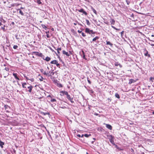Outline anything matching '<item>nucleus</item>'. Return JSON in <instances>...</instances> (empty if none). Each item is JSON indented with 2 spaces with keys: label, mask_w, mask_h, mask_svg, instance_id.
I'll return each mask as SVG.
<instances>
[{
  "label": "nucleus",
  "mask_w": 154,
  "mask_h": 154,
  "mask_svg": "<svg viewBox=\"0 0 154 154\" xmlns=\"http://www.w3.org/2000/svg\"><path fill=\"white\" fill-rule=\"evenodd\" d=\"M84 136V135L82 134L81 136V137H83Z\"/></svg>",
  "instance_id": "63"
},
{
  "label": "nucleus",
  "mask_w": 154,
  "mask_h": 154,
  "mask_svg": "<svg viewBox=\"0 0 154 154\" xmlns=\"http://www.w3.org/2000/svg\"><path fill=\"white\" fill-rule=\"evenodd\" d=\"M124 31H122L121 32V36L122 37L123 34H124Z\"/></svg>",
  "instance_id": "37"
},
{
  "label": "nucleus",
  "mask_w": 154,
  "mask_h": 154,
  "mask_svg": "<svg viewBox=\"0 0 154 154\" xmlns=\"http://www.w3.org/2000/svg\"><path fill=\"white\" fill-rule=\"evenodd\" d=\"M106 127L109 130H111L112 129V126L108 124H106Z\"/></svg>",
  "instance_id": "9"
},
{
  "label": "nucleus",
  "mask_w": 154,
  "mask_h": 154,
  "mask_svg": "<svg viewBox=\"0 0 154 154\" xmlns=\"http://www.w3.org/2000/svg\"><path fill=\"white\" fill-rule=\"evenodd\" d=\"M5 26L4 25V26L3 27H2V29H3V30H5V28H4V27H5Z\"/></svg>",
  "instance_id": "56"
},
{
  "label": "nucleus",
  "mask_w": 154,
  "mask_h": 154,
  "mask_svg": "<svg viewBox=\"0 0 154 154\" xmlns=\"http://www.w3.org/2000/svg\"><path fill=\"white\" fill-rule=\"evenodd\" d=\"M72 103H74V101L73 100V98L71 97L70 95H68L66 97Z\"/></svg>",
  "instance_id": "3"
},
{
  "label": "nucleus",
  "mask_w": 154,
  "mask_h": 154,
  "mask_svg": "<svg viewBox=\"0 0 154 154\" xmlns=\"http://www.w3.org/2000/svg\"><path fill=\"white\" fill-rule=\"evenodd\" d=\"M111 27H112L113 29H116V28L115 26H111Z\"/></svg>",
  "instance_id": "54"
},
{
  "label": "nucleus",
  "mask_w": 154,
  "mask_h": 154,
  "mask_svg": "<svg viewBox=\"0 0 154 154\" xmlns=\"http://www.w3.org/2000/svg\"><path fill=\"white\" fill-rule=\"evenodd\" d=\"M46 36H47V38H50V36L48 34H47Z\"/></svg>",
  "instance_id": "45"
},
{
  "label": "nucleus",
  "mask_w": 154,
  "mask_h": 154,
  "mask_svg": "<svg viewBox=\"0 0 154 154\" xmlns=\"http://www.w3.org/2000/svg\"><path fill=\"white\" fill-rule=\"evenodd\" d=\"M115 30H120V29H117L116 28Z\"/></svg>",
  "instance_id": "61"
},
{
  "label": "nucleus",
  "mask_w": 154,
  "mask_h": 154,
  "mask_svg": "<svg viewBox=\"0 0 154 154\" xmlns=\"http://www.w3.org/2000/svg\"><path fill=\"white\" fill-rule=\"evenodd\" d=\"M52 76V75H51V74H50L48 75V77L51 76Z\"/></svg>",
  "instance_id": "62"
},
{
  "label": "nucleus",
  "mask_w": 154,
  "mask_h": 154,
  "mask_svg": "<svg viewBox=\"0 0 154 154\" xmlns=\"http://www.w3.org/2000/svg\"><path fill=\"white\" fill-rule=\"evenodd\" d=\"M91 135V134H84V136L85 137H89V136H90Z\"/></svg>",
  "instance_id": "26"
},
{
  "label": "nucleus",
  "mask_w": 154,
  "mask_h": 154,
  "mask_svg": "<svg viewBox=\"0 0 154 154\" xmlns=\"http://www.w3.org/2000/svg\"><path fill=\"white\" fill-rule=\"evenodd\" d=\"M92 10L94 13L96 14H97V12L95 10V9H94V8H92Z\"/></svg>",
  "instance_id": "30"
},
{
  "label": "nucleus",
  "mask_w": 154,
  "mask_h": 154,
  "mask_svg": "<svg viewBox=\"0 0 154 154\" xmlns=\"http://www.w3.org/2000/svg\"><path fill=\"white\" fill-rule=\"evenodd\" d=\"M88 79H89L88 78H87L88 82L89 84H91V81L89 80Z\"/></svg>",
  "instance_id": "38"
},
{
  "label": "nucleus",
  "mask_w": 154,
  "mask_h": 154,
  "mask_svg": "<svg viewBox=\"0 0 154 154\" xmlns=\"http://www.w3.org/2000/svg\"><path fill=\"white\" fill-rule=\"evenodd\" d=\"M119 65V63H117V62H116L115 63V66H118Z\"/></svg>",
  "instance_id": "39"
},
{
  "label": "nucleus",
  "mask_w": 154,
  "mask_h": 154,
  "mask_svg": "<svg viewBox=\"0 0 154 154\" xmlns=\"http://www.w3.org/2000/svg\"><path fill=\"white\" fill-rule=\"evenodd\" d=\"M42 26L43 28L44 29L46 30L48 29L47 27L44 24H42Z\"/></svg>",
  "instance_id": "19"
},
{
  "label": "nucleus",
  "mask_w": 154,
  "mask_h": 154,
  "mask_svg": "<svg viewBox=\"0 0 154 154\" xmlns=\"http://www.w3.org/2000/svg\"><path fill=\"white\" fill-rule=\"evenodd\" d=\"M40 71L42 73H43L44 72V70L42 69H40Z\"/></svg>",
  "instance_id": "50"
},
{
  "label": "nucleus",
  "mask_w": 154,
  "mask_h": 154,
  "mask_svg": "<svg viewBox=\"0 0 154 154\" xmlns=\"http://www.w3.org/2000/svg\"><path fill=\"white\" fill-rule=\"evenodd\" d=\"M65 95H66V97H67V96L68 95H69V94H68V92Z\"/></svg>",
  "instance_id": "64"
},
{
  "label": "nucleus",
  "mask_w": 154,
  "mask_h": 154,
  "mask_svg": "<svg viewBox=\"0 0 154 154\" xmlns=\"http://www.w3.org/2000/svg\"><path fill=\"white\" fill-rule=\"evenodd\" d=\"M59 87H62V85L61 84H60L59 85Z\"/></svg>",
  "instance_id": "58"
},
{
  "label": "nucleus",
  "mask_w": 154,
  "mask_h": 154,
  "mask_svg": "<svg viewBox=\"0 0 154 154\" xmlns=\"http://www.w3.org/2000/svg\"><path fill=\"white\" fill-rule=\"evenodd\" d=\"M29 80H30L32 82H33L34 81V79L33 78H32L31 79H29Z\"/></svg>",
  "instance_id": "47"
},
{
  "label": "nucleus",
  "mask_w": 154,
  "mask_h": 154,
  "mask_svg": "<svg viewBox=\"0 0 154 154\" xmlns=\"http://www.w3.org/2000/svg\"><path fill=\"white\" fill-rule=\"evenodd\" d=\"M78 11L86 15H87V13L84 11L83 8H81L80 10H78Z\"/></svg>",
  "instance_id": "5"
},
{
  "label": "nucleus",
  "mask_w": 154,
  "mask_h": 154,
  "mask_svg": "<svg viewBox=\"0 0 154 154\" xmlns=\"http://www.w3.org/2000/svg\"><path fill=\"white\" fill-rule=\"evenodd\" d=\"M88 92H89V93H90V94H93L94 92L91 89V90H88Z\"/></svg>",
  "instance_id": "23"
},
{
  "label": "nucleus",
  "mask_w": 154,
  "mask_h": 154,
  "mask_svg": "<svg viewBox=\"0 0 154 154\" xmlns=\"http://www.w3.org/2000/svg\"><path fill=\"white\" fill-rule=\"evenodd\" d=\"M18 48V46L17 45H14L13 46V48L14 49H17Z\"/></svg>",
  "instance_id": "31"
},
{
  "label": "nucleus",
  "mask_w": 154,
  "mask_h": 154,
  "mask_svg": "<svg viewBox=\"0 0 154 154\" xmlns=\"http://www.w3.org/2000/svg\"><path fill=\"white\" fill-rule=\"evenodd\" d=\"M86 23H87V24L89 26L91 24H90V23L89 22V20L87 19H86Z\"/></svg>",
  "instance_id": "27"
},
{
  "label": "nucleus",
  "mask_w": 154,
  "mask_h": 154,
  "mask_svg": "<svg viewBox=\"0 0 154 154\" xmlns=\"http://www.w3.org/2000/svg\"><path fill=\"white\" fill-rule=\"evenodd\" d=\"M62 52L63 54L66 55L67 57H69L70 56V54L66 52L64 50H63L62 51Z\"/></svg>",
  "instance_id": "7"
},
{
  "label": "nucleus",
  "mask_w": 154,
  "mask_h": 154,
  "mask_svg": "<svg viewBox=\"0 0 154 154\" xmlns=\"http://www.w3.org/2000/svg\"><path fill=\"white\" fill-rule=\"evenodd\" d=\"M115 96L116 97L119 99L120 98V96L119 95V94L117 93H116L115 94Z\"/></svg>",
  "instance_id": "21"
},
{
  "label": "nucleus",
  "mask_w": 154,
  "mask_h": 154,
  "mask_svg": "<svg viewBox=\"0 0 154 154\" xmlns=\"http://www.w3.org/2000/svg\"><path fill=\"white\" fill-rule=\"evenodd\" d=\"M26 85V83H23L22 84V85Z\"/></svg>",
  "instance_id": "57"
},
{
  "label": "nucleus",
  "mask_w": 154,
  "mask_h": 154,
  "mask_svg": "<svg viewBox=\"0 0 154 154\" xmlns=\"http://www.w3.org/2000/svg\"><path fill=\"white\" fill-rule=\"evenodd\" d=\"M57 63H58L57 61L56 60H53L51 61L50 63L51 64H55Z\"/></svg>",
  "instance_id": "14"
},
{
  "label": "nucleus",
  "mask_w": 154,
  "mask_h": 154,
  "mask_svg": "<svg viewBox=\"0 0 154 154\" xmlns=\"http://www.w3.org/2000/svg\"><path fill=\"white\" fill-rule=\"evenodd\" d=\"M106 44L107 45H109L111 47H112L113 45V44L111 43L110 42L108 41H106Z\"/></svg>",
  "instance_id": "15"
},
{
  "label": "nucleus",
  "mask_w": 154,
  "mask_h": 154,
  "mask_svg": "<svg viewBox=\"0 0 154 154\" xmlns=\"http://www.w3.org/2000/svg\"><path fill=\"white\" fill-rule=\"evenodd\" d=\"M81 33L82 34V36L83 37H85L86 36V35H85V34L84 32H82V33Z\"/></svg>",
  "instance_id": "36"
},
{
  "label": "nucleus",
  "mask_w": 154,
  "mask_h": 154,
  "mask_svg": "<svg viewBox=\"0 0 154 154\" xmlns=\"http://www.w3.org/2000/svg\"><path fill=\"white\" fill-rule=\"evenodd\" d=\"M56 101V99H51V101L52 102H55Z\"/></svg>",
  "instance_id": "29"
},
{
  "label": "nucleus",
  "mask_w": 154,
  "mask_h": 154,
  "mask_svg": "<svg viewBox=\"0 0 154 154\" xmlns=\"http://www.w3.org/2000/svg\"><path fill=\"white\" fill-rule=\"evenodd\" d=\"M110 143H111L113 145H115V143H114V140H113L111 141L110 142Z\"/></svg>",
  "instance_id": "32"
},
{
  "label": "nucleus",
  "mask_w": 154,
  "mask_h": 154,
  "mask_svg": "<svg viewBox=\"0 0 154 154\" xmlns=\"http://www.w3.org/2000/svg\"><path fill=\"white\" fill-rule=\"evenodd\" d=\"M136 82V81L134 80L133 79H129V82L128 83V84H131L132 83H134L135 82Z\"/></svg>",
  "instance_id": "8"
},
{
  "label": "nucleus",
  "mask_w": 154,
  "mask_h": 154,
  "mask_svg": "<svg viewBox=\"0 0 154 154\" xmlns=\"http://www.w3.org/2000/svg\"><path fill=\"white\" fill-rule=\"evenodd\" d=\"M82 52L83 54V59L85 60L86 59L85 57V54L84 51H82Z\"/></svg>",
  "instance_id": "22"
},
{
  "label": "nucleus",
  "mask_w": 154,
  "mask_h": 154,
  "mask_svg": "<svg viewBox=\"0 0 154 154\" xmlns=\"http://www.w3.org/2000/svg\"><path fill=\"white\" fill-rule=\"evenodd\" d=\"M4 143L1 141L0 140V146L2 148H3V145H4Z\"/></svg>",
  "instance_id": "16"
},
{
  "label": "nucleus",
  "mask_w": 154,
  "mask_h": 154,
  "mask_svg": "<svg viewBox=\"0 0 154 154\" xmlns=\"http://www.w3.org/2000/svg\"><path fill=\"white\" fill-rule=\"evenodd\" d=\"M5 69L7 71H8L9 70V69L8 68L6 67L5 68Z\"/></svg>",
  "instance_id": "44"
},
{
  "label": "nucleus",
  "mask_w": 154,
  "mask_h": 154,
  "mask_svg": "<svg viewBox=\"0 0 154 154\" xmlns=\"http://www.w3.org/2000/svg\"><path fill=\"white\" fill-rule=\"evenodd\" d=\"M49 73L51 74V75H53L54 74V72H51V71H49Z\"/></svg>",
  "instance_id": "34"
},
{
  "label": "nucleus",
  "mask_w": 154,
  "mask_h": 154,
  "mask_svg": "<svg viewBox=\"0 0 154 154\" xmlns=\"http://www.w3.org/2000/svg\"><path fill=\"white\" fill-rule=\"evenodd\" d=\"M19 13L22 16L24 15V14L22 11L20 10H19Z\"/></svg>",
  "instance_id": "28"
},
{
  "label": "nucleus",
  "mask_w": 154,
  "mask_h": 154,
  "mask_svg": "<svg viewBox=\"0 0 154 154\" xmlns=\"http://www.w3.org/2000/svg\"><path fill=\"white\" fill-rule=\"evenodd\" d=\"M29 89L28 91L29 92L31 93V92L33 86L32 85H30L27 87Z\"/></svg>",
  "instance_id": "13"
},
{
  "label": "nucleus",
  "mask_w": 154,
  "mask_h": 154,
  "mask_svg": "<svg viewBox=\"0 0 154 154\" xmlns=\"http://www.w3.org/2000/svg\"><path fill=\"white\" fill-rule=\"evenodd\" d=\"M44 57H42L43 59L47 62L51 60V58L48 57H46L45 59H44Z\"/></svg>",
  "instance_id": "12"
},
{
  "label": "nucleus",
  "mask_w": 154,
  "mask_h": 154,
  "mask_svg": "<svg viewBox=\"0 0 154 154\" xmlns=\"http://www.w3.org/2000/svg\"><path fill=\"white\" fill-rule=\"evenodd\" d=\"M4 107L5 108V109H8V108H10V106H9L8 105H5L4 106Z\"/></svg>",
  "instance_id": "25"
},
{
  "label": "nucleus",
  "mask_w": 154,
  "mask_h": 154,
  "mask_svg": "<svg viewBox=\"0 0 154 154\" xmlns=\"http://www.w3.org/2000/svg\"><path fill=\"white\" fill-rule=\"evenodd\" d=\"M13 75L14 76V77H15V78L18 80H20V79L19 78L17 77V73H14L13 74Z\"/></svg>",
  "instance_id": "11"
},
{
  "label": "nucleus",
  "mask_w": 154,
  "mask_h": 154,
  "mask_svg": "<svg viewBox=\"0 0 154 154\" xmlns=\"http://www.w3.org/2000/svg\"><path fill=\"white\" fill-rule=\"evenodd\" d=\"M36 1V2L38 4H41L42 3L41 2V0H35Z\"/></svg>",
  "instance_id": "24"
},
{
  "label": "nucleus",
  "mask_w": 154,
  "mask_h": 154,
  "mask_svg": "<svg viewBox=\"0 0 154 154\" xmlns=\"http://www.w3.org/2000/svg\"><path fill=\"white\" fill-rule=\"evenodd\" d=\"M61 50V48H58L57 49V51H60V50Z\"/></svg>",
  "instance_id": "48"
},
{
  "label": "nucleus",
  "mask_w": 154,
  "mask_h": 154,
  "mask_svg": "<svg viewBox=\"0 0 154 154\" xmlns=\"http://www.w3.org/2000/svg\"><path fill=\"white\" fill-rule=\"evenodd\" d=\"M111 27H112L113 29H116V28L115 26H111Z\"/></svg>",
  "instance_id": "55"
},
{
  "label": "nucleus",
  "mask_w": 154,
  "mask_h": 154,
  "mask_svg": "<svg viewBox=\"0 0 154 154\" xmlns=\"http://www.w3.org/2000/svg\"><path fill=\"white\" fill-rule=\"evenodd\" d=\"M77 136L79 137H81V135L79 134H78Z\"/></svg>",
  "instance_id": "53"
},
{
  "label": "nucleus",
  "mask_w": 154,
  "mask_h": 154,
  "mask_svg": "<svg viewBox=\"0 0 154 154\" xmlns=\"http://www.w3.org/2000/svg\"><path fill=\"white\" fill-rule=\"evenodd\" d=\"M145 51H146V53H144V55L146 56H148V57H150V55L149 54H148V51L146 50V49H145Z\"/></svg>",
  "instance_id": "10"
},
{
  "label": "nucleus",
  "mask_w": 154,
  "mask_h": 154,
  "mask_svg": "<svg viewBox=\"0 0 154 154\" xmlns=\"http://www.w3.org/2000/svg\"><path fill=\"white\" fill-rule=\"evenodd\" d=\"M22 87L23 88H26V87L25 86V85H22Z\"/></svg>",
  "instance_id": "59"
},
{
  "label": "nucleus",
  "mask_w": 154,
  "mask_h": 154,
  "mask_svg": "<svg viewBox=\"0 0 154 154\" xmlns=\"http://www.w3.org/2000/svg\"><path fill=\"white\" fill-rule=\"evenodd\" d=\"M55 64L57 66V67H59V66H60V64L59 63H57Z\"/></svg>",
  "instance_id": "41"
},
{
  "label": "nucleus",
  "mask_w": 154,
  "mask_h": 154,
  "mask_svg": "<svg viewBox=\"0 0 154 154\" xmlns=\"http://www.w3.org/2000/svg\"><path fill=\"white\" fill-rule=\"evenodd\" d=\"M85 32L89 34H94L95 33V32H94L93 30H90L88 28H86L85 29Z\"/></svg>",
  "instance_id": "1"
},
{
  "label": "nucleus",
  "mask_w": 154,
  "mask_h": 154,
  "mask_svg": "<svg viewBox=\"0 0 154 154\" xmlns=\"http://www.w3.org/2000/svg\"><path fill=\"white\" fill-rule=\"evenodd\" d=\"M115 146L117 148V149L120 150L119 147L117 145L115 144Z\"/></svg>",
  "instance_id": "42"
},
{
  "label": "nucleus",
  "mask_w": 154,
  "mask_h": 154,
  "mask_svg": "<svg viewBox=\"0 0 154 154\" xmlns=\"http://www.w3.org/2000/svg\"><path fill=\"white\" fill-rule=\"evenodd\" d=\"M126 0V2H127V4L128 5L130 4V2L129 1H128V0Z\"/></svg>",
  "instance_id": "40"
},
{
  "label": "nucleus",
  "mask_w": 154,
  "mask_h": 154,
  "mask_svg": "<svg viewBox=\"0 0 154 154\" xmlns=\"http://www.w3.org/2000/svg\"><path fill=\"white\" fill-rule=\"evenodd\" d=\"M13 152H14V153H13L12 154H15L16 152V151L14 149H13Z\"/></svg>",
  "instance_id": "49"
},
{
  "label": "nucleus",
  "mask_w": 154,
  "mask_h": 154,
  "mask_svg": "<svg viewBox=\"0 0 154 154\" xmlns=\"http://www.w3.org/2000/svg\"><path fill=\"white\" fill-rule=\"evenodd\" d=\"M40 113L42 115H44V116H45L46 115H48L49 116H50V114L48 112H41Z\"/></svg>",
  "instance_id": "6"
},
{
  "label": "nucleus",
  "mask_w": 154,
  "mask_h": 154,
  "mask_svg": "<svg viewBox=\"0 0 154 154\" xmlns=\"http://www.w3.org/2000/svg\"><path fill=\"white\" fill-rule=\"evenodd\" d=\"M45 33H46V34H48L49 33V31H47V32H45Z\"/></svg>",
  "instance_id": "60"
},
{
  "label": "nucleus",
  "mask_w": 154,
  "mask_h": 154,
  "mask_svg": "<svg viewBox=\"0 0 154 154\" xmlns=\"http://www.w3.org/2000/svg\"><path fill=\"white\" fill-rule=\"evenodd\" d=\"M152 79L154 80V77H151L149 79L150 80H152Z\"/></svg>",
  "instance_id": "43"
},
{
  "label": "nucleus",
  "mask_w": 154,
  "mask_h": 154,
  "mask_svg": "<svg viewBox=\"0 0 154 154\" xmlns=\"http://www.w3.org/2000/svg\"><path fill=\"white\" fill-rule=\"evenodd\" d=\"M23 76L25 77L27 80H29V79L27 76H26L24 74H23Z\"/></svg>",
  "instance_id": "33"
},
{
  "label": "nucleus",
  "mask_w": 154,
  "mask_h": 154,
  "mask_svg": "<svg viewBox=\"0 0 154 154\" xmlns=\"http://www.w3.org/2000/svg\"><path fill=\"white\" fill-rule=\"evenodd\" d=\"M107 100L109 102H111V100H112L110 98H107Z\"/></svg>",
  "instance_id": "46"
},
{
  "label": "nucleus",
  "mask_w": 154,
  "mask_h": 154,
  "mask_svg": "<svg viewBox=\"0 0 154 154\" xmlns=\"http://www.w3.org/2000/svg\"><path fill=\"white\" fill-rule=\"evenodd\" d=\"M107 137L110 142L114 140V137L112 135H107Z\"/></svg>",
  "instance_id": "4"
},
{
  "label": "nucleus",
  "mask_w": 154,
  "mask_h": 154,
  "mask_svg": "<svg viewBox=\"0 0 154 154\" xmlns=\"http://www.w3.org/2000/svg\"><path fill=\"white\" fill-rule=\"evenodd\" d=\"M43 78L42 76H41L40 78L39 79V80L41 81H43Z\"/></svg>",
  "instance_id": "35"
},
{
  "label": "nucleus",
  "mask_w": 154,
  "mask_h": 154,
  "mask_svg": "<svg viewBox=\"0 0 154 154\" xmlns=\"http://www.w3.org/2000/svg\"><path fill=\"white\" fill-rule=\"evenodd\" d=\"M110 22L111 24L114 25L115 23V20L113 19H111Z\"/></svg>",
  "instance_id": "18"
},
{
  "label": "nucleus",
  "mask_w": 154,
  "mask_h": 154,
  "mask_svg": "<svg viewBox=\"0 0 154 154\" xmlns=\"http://www.w3.org/2000/svg\"><path fill=\"white\" fill-rule=\"evenodd\" d=\"M43 74L44 75H47V73L45 71L43 72Z\"/></svg>",
  "instance_id": "52"
},
{
  "label": "nucleus",
  "mask_w": 154,
  "mask_h": 154,
  "mask_svg": "<svg viewBox=\"0 0 154 154\" xmlns=\"http://www.w3.org/2000/svg\"><path fill=\"white\" fill-rule=\"evenodd\" d=\"M99 38V37L98 36H96L93 39L92 41L94 42L95 41L97 40Z\"/></svg>",
  "instance_id": "20"
},
{
  "label": "nucleus",
  "mask_w": 154,
  "mask_h": 154,
  "mask_svg": "<svg viewBox=\"0 0 154 154\" xmlns=\"http://www.w3.org/2000/svg\"><path fill=\"white\" fill-rule=\"evenodd\" d=\"M67 91H62L61 92V93L63 95H64L66 94L67 93Z\"/></svg>",
  "instance_id": "17"
},
{
  "label": "nucleus",
  "mask_w": 154,
  "mask_h": 154,
  "mask_svg": "<svg viewBox=\"0 0 154 154\" xmlns=\"http://www.w3.org/2000/svg\"><path fill=\"white\" fill-rule=\"evenodd\" d=\"M32 54H35L36 55L41 57L42 58L43 57H44V56L43 55L42 53H39V52H33L32 53Z\"/></svg>",
  "instance_id": "2"
},
{
  "label": "nucleus",
  "mask_w": 154,
  "mask_h": 154,
  "mask_svg": "<svg viewBox=\"0 0 154 154\" xmlns=\"http://www.w3.org/2000/svg\"><path fill=\"white\" fill-rule=\"evenodd\" d=\"M78 32L79 33H82V31H80L79 30H78Z\"/></svg>",
  "instance_id": "51"
}]
</instances>
